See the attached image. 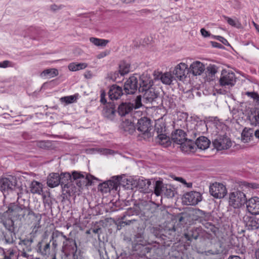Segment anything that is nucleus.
I'll list each match as a JSON object with an SVG mask.
<instances>
[{"mask_svg":"<svg viewBox=\"0 0 259 259\" xmlns=\"http://www.w3.org/2000/svg\"><path fill=\"white\" fill-rule=\"evenodd\" d=\"M134 101V109H137L142 106V97L141 95L137 96Z\"/></svg>","mask_w":259,"mask_h":259,"instance_id":"603ef678","label":"nucleus"},{"mask_svg":"<svg viewBox=\"0 0 259 259\" xmlns=\"http://www.w3.org/2000/svg\"><path fill=\"white\" fill-rule=\"evenodd\" d=\"M159 100H160L159 94L155 91L154 88H151L144 92L143 102L146 105L155 106L156 103H158Z\"/></svg>","mask_w":259,"mask_h":259,"instance_id":"1a4fd4ad","label":"nucleus"},{"mask_svg":"<svg viewBox=\"0 0 259 259\" xmlns=\"http://www.w3.org/2000/svg\"><path fill=\"white\" fill-rule=\"evenodd\" d=\"M186 134L182 130L178 129L175 131L171 135V140L177 144H182V142L186 138Z\"/></svg>","mask_w":259,"mask_h":259,"instance_id":"bb28decb","label":"nucleus"},{"mask_svg":"<svg viewBox=\"0 0 259 259\" xmlns=\"http://www.w3.org/2000/svg\"><path fill=\"white\" fill-rule=\"evenodd\" d=\"M155 130L158 134L157 142L161 145H163L164 147H167L170 145L171 143L170 139L165 134L162 133V128H159L158 127L156 126Z\"/></svg>","mask_w":259,"mask_h":259,"instance_id":"a878e982","label":"nucleus"},{"mask_svg":"<svg viewBox=\"0 0 259 259\" xmlns=\"http://www.w3.org/2000/svg\"><path fill=\"white\" fill-rule=\"evenodd\" d=\"M200 31L201 34L204 37H207L210 35L209 32L206 30L204 28H202Z\"/></svg>","mask_w":259,"mask_h":259,"instance_id":"774afa93","label":"nucleus"},{"mask_svg":"<svg viewBox=\"0 0 259 259\" xmlns=\"http://www.w3.org/2000/svg\"><path fill=\"white\" fill-rule=\"evenodd\" d=\"M216 38L221 41L223 44H224L225 45H226V46H230V44H229V42H228L227 40L225 38H224L222 36H215Z\"/></svg>","mask_w":259,"mask_h":259,"instance_id":"052dcab7","label":"nucleus"},{"mask_svg":"<svg viewBox=\"0 0 259 259\" xmlns=\"http://www.w3.org/2000/svg\"><path fill=\"white\" fill-rule=\"evenodd\" d=\"M166 185H164L163 183L160 181H157L155 182L154 186V193L156 196H160L163 195L164 193V189H165Z\"/></svg>","mask_w":259,"mask_h":259,"instance_id":"e433bc0d","label":"nucleus"},{"mask_svg":"<svg viewBox=\"0 0 259 259\" xmlns=\"http://www.w3.org/2000/svg\"><path fill=\"white\" fill-rule=\"evenodd\" d=\"M69 246L62 250L65 253V256L62 259H78L76 252L77 250L76 243L75 240H71Z\"/></svg>","mask_w":259,"mask_h":259,"instance_id":"2eb2a0df","label":"nucleus"},{"mask_svg":"<svg viewBox=\"0 0 259 259\" xmlns=\"http://www.w3.org/2000/svg\"><path fill=\"white\" fill-rule=\"evenodd\" d=\"M189 72L188 65L184 63H180L177 65L173 71V74L180 80L186 78L187 74Z\"/></svg>","mask_w":259,"mask_h":259,"instance_id":"aec40b11","label":"nucleus"},{"mask_svg":"<svg viewBox=\"0 0 259 259\" xmlns=\"http://www.w3.org/2000/svg\"><path fill=\"white\" fill-rule=\"evenodd\" d=\"M106 93L104 90L101 91V99L100 101L103 104L106 103V100L105 99Z\"/></svg>","mask_w":259,"mask_h":259,"instance_id":"e2e57ef3","label":"nucleus"},{"mask_svg":"<svg viewBox=\"0 0 259 259\" xmlns=\"http://www.w3.org/2000/svg\"><path fill=\"white\" fill-rule=\"evenodd\" d=\"M172 76L170 73L165 72L161 76V81L163 83L170 84L172 81Z\"/></svg>","mask_w":259,"mask_h":259,"instance_id":"c03bdc74","label":"nucleus"},{"mask_svg":"<svg viewBox=\"0 0 259 259\" xmlns=\"http://www.w3.org/2000/svg\"><path fill=\"white\" fill-rule=\"evenodd\" d=\"M9 63L10 61L8 60H6L3 62H0V67L6 68L8 66Z\"/></svg>","mask_w":259,"mask_h":259,"instance_id":"338daca9","label":"nucleus"},{"mask_svg":"<svg viewBox=\"0 0 259 259\" xmlns=\"http://www.w3.org/2000/svg\"><path fill=\"white\" fill-rule=\"evenodd\" d=\"M251 125L254 126H259V110H254L251 111L250 114L248 116Z\"/></svg>","mask_w":259,"mask_h":259,"instance_id":"f704fd0d","label":"nucleus"},{"mask_svg":"<svg viewBox=\"0 0 259 259\" xmlns=\"http://www.w3.org/2000/svg\"><path fill=\"white\" fill-rule=\"evenodd\" d=\"M120 220V225L123 226L124 225H130L131 223L136 221L135 219L128 218L127 215H123Z\"/></svg>","mask_w":259,"mask_h":259,"instance_id":"49530a36","label":"nucleus"},{"mask_svg":"<svg viewBox=\"0 0 259 259\" xmlns=\"http://www.w3.org/2000/svg\"><path fill=\"white\" fill-rule=\"evenodd\" d=\"M90 41L94 45L98 47H105L109 42L108 40L93 37L90 38Z\"/></svg>","mask_w":259,"mask_h":259,"instance_id":"37998d69","label":"nucleus"},{"mask_svg":"<svg viewBox=\"0 0 259 259\" xmlns=\"http://www.w3.org/2000/svg\"><path fill=\"white\" fill-rule=\"evenodd\" d=\"M158 207L156 203L151 201H142L138 204L140 213L147 218H151Z\"/></svg>","mask_w":259,"mask_h":259,"instance_id":"20e7f679","label":"nucleus"},{"mask_svg":"<svg viewBox=\"0 0 259 259\" xmlns=\"http://www.w3.org/2000/svg\"><path fill=\"white\" fill-rule=\"evenodd\" d=\"M99 152L104 155H110L113 153V151L109 149L102 148L99 149Z\"/></svg>","mask_w":259,"mask_h":259,"instance_id":"13d9d810","label":"nucleus"},{"mask_svg":"<svg viewBox=\"0 0 259 259\" xmlns=\"http://www.w3.org/2000/svg\"><path fill=\"white\" fill-rule=\"evenodd\" d=\"M253 133V130L251 128H245L242 132L241 138L244 143H247L250 141V138L252 137Z\"/></svg>","mask_w":259,"mask_h":259,"instance_id":"4c0bfd02","label":"nucleus"},{"mask_svg":"<svg viewBox=\"0 0 259 259\" xmlns=\"http://www.w3.org/2000/svg\"><path fill=\"white\" fill-rule=\"evenodd\" d=\"M206 232L201 227H194L187 233H185L184 236L187 241H192L193 239L197 240L199 237L203 238L205 236Z\"/></svg>","mask_w":259,"mask_h":259,"instance_id":"9b49d317","label":"nucleus"},{"mask_svg":"<svg viewBox=\"0 0 259 259\" xmlns=\"http://www.w3.org/2000/svg\"><path fill=\"white\" fill-rule=\"evenodd\" d=\"M89 177L88 175L85 177L83 174L76 171H73L71 175L69 172L61 173L59 175L60 184L62 187L67 182H72L73 180L76 185L80 188L82 186L91 184Z\"/></svg>","mask_w":259,"mask_h":259,"instance_id":"f257e3e1","label":"nucleus"},{"mask_svg":"<svg viewBox=\"0 0 259 259\" xmlns=\"http://www.w3.org/2000/svg\"><path fill=\"white\" fill-rule=\"evenodd\" d=\"M35 249L37 253L44 256H47L50 253V244L44 240L38 242L36 246Z\"/></svg>","mask_w":259,"mask_h":259,"instance_id":"4be33fe9","label":"nucleus"},{"mask_svg":"<svg viewBox=\"0 0 259 259\" xmlns=\"http://www.w3.org/2000/svg\"><path fill=\"white\" fill-rule=\"evenodd\" d=\"M154 79L159 80L160 79L161 80V76L163 75V73L159 71H154L153 73Z\"/></svg>","mask_w":259,"mask_h":259,"instance_id":"0e129e2a","label":"nucleus"},{"mask_svg":"<svg viewBox=\"0 0 259 259\" xmlns=\"http://www.w3.org/2000/svg\"><path fill=\"white\" fill-rule=\"evenodd\" d=\"M242 187H245L247 188H252V189H257L258 188L259 185L255 183H249L246 182H241V184L240 185Z\"/></svg>","mask_w":259,"mask_h":259,"instance_id":"864d4df0","label":"nucleus"},{"mask_svg":"<svg viewBox=\"0 0 259 259\" xmlns=\"http://www.w3.org/2000/svg\"><path fill=\"white\" fill-rule=\"evenodd\" d=\"M229 246L231 247L239 246V238L235 235H232L229 238Z\"/></svg>","mask_w":259,"mask_h":259,"instance_id":"a18cd8bd","label":"nucleus"},{"mask_svg":"<svg viewBox=\"0 0 259 259\" xmlns=\"http://www.w3.org/2000/svg\"><path fill=\"white\" fill-rule=\"evenodd\" d=\"M88 64L85 63H71L68 65V69L71 71H76L85 68Z\"/></svg>","mask_w":259,"mask_h":259,"instance_id":"58836bf2","label":"nucleus"},{"mask_svg":"<svg viewBox=\"0 0 259 259\" xmlns=\"http://www.w3.org/2000/svg\"><path fill=\"white\" fill-rule=\"evenodd\" d=\"M47 185L50 188H54L60 184L59 174L58 173H51L47 178Z\"/></svg>","mask_w":259,"mask_h":259,"instance_id":"c756f323","label":"nucleus"},{"mask_svg":"<svg viewBox=\"0 0 259 259\" xmlns=\"http://www.w3.org/2000/svg\"><path fill=\"white\" fill-rule=\"evenodd\" d=\"M30 192L33 194H40L42 192V184L36 181H33L30 185Z\"/></svg>","mask_w":259,"mask_h":259,"instance_id":"c9c22d12","label":"nucleus"},{"mask_svg":"<svg viewBox=\"0 0 259 259\" xmlns=\"http://www.w3.org/2000/svg\"><path fill=\"white\" fill-rule=\"evenodd\" d=\"M14 186L13 181L9 178H4L0 179V190L2 192L12 190Z\"/></svg>","mask_w":259,"mask_h":259,"instance_id":"2f4dec72","label":"nucleus"},{"mask_svg":"<svg viewBox=\"0 0 259 259\" xmlns=\"http://www.w3.org/2000/svg\"><path fill=\"white\" fill-rule=\"evenodd\" d=\"M247 202L245 194L239 190L231 192L229 194V205L237 208L244 205Z\"/></svg>","mask_w":259,"mask_h":259,"instance_id":"7ed1b4c3","label":"nucleus"},{"mask_svg":"<svg viewBox=\"0 0 259 259\" xmlns=\"http://www.w3.org/2000/svg\"><path fill=\"white\" fill-rule=\"evenodd\" d=\"M236 82L235 73L232 71L223 70L220 79V84L222 86L234 85Z\"/></svg>","mask_w":259,"mask_h":259,"instance_id":"4468645a","label":"nucleus"},{"mask_svg":"<svg viewBox=\"0 0 259 259\" xmlns=\"http://www.w3.org/2000/svg\"><path fill=\"white\" fill-rule=\"evenodd\" d=\"M180 148L182 151L185 152H187L189 151H191L194 149L195 147V143L193 142L192 140L188 139V138H186V140H184L182 144H180Z\"/></svg>","mask_w":259,"mask_h":259,"instance_id":"473e14b6","label":"nucleus"},{"mask_svg":"<svg viewBox=\"0 0 259 259\" xmlns=\"http://www.w3.org/2000/svg\"><path fill=\"white\" fill-rule=\"evenodd\" d=\"M76 98L73 96H66L60 98L61 102H65L66 104H70L74 102Z\"/></svg>","mask_w":259,"mask_h":259,"instance_id":"3c124183","label":"nucleus"},{"mask_svg":"<svg viewBox=\"0 0 259 259\" xmlns=\"http://www.w3.org/2000/svg\"><path fill=\"white\" fill-rule=\"evenodd\" d=\"M115 106L112 102H109L103 111L104 116L107 118L112 120L115 116Z\"/></svg>","mask_w":259,"mask_h":259,"instance_id":"c85d7f7f","label":"nucleus"},{"mask_svg":"<svg viewBox=\"0 0 259 259\" xmlns=\"http://www.w3.org/2000/svg\"><path fill=\"white\" fill-rule=\"evenodd\" d=\"M32 209L29 205L20 204L19 203H10L8 205L7 212L9 216L16 221H22L26 220L28 216Z\"/></svg>","mask_w":259,"mask_h":259,"instance_id":"f03ea898","label":"nucleus"},{"mask_svg":"<svg viewBox=\"0 0 259 259\" xmlns=\"http://www.w3.org/2000/svg\"><path fill=\"white\" fill-rule=\"evenodd\" d=\"M246 94L251 97V98L253 99L254 100H255L256 102L259 101V95L255 93V92H247Z\"/></svg>","mask_w":259,"mask_h":259,"instance_id":"5fc2aeb1","label":"nucleus"},{"mask_svg":"<svg viewBox=\"0 0 259 259\" xmlns=\"http://www.w3.org/2000/svg\"><path fill=\"white\" fill-rule=\"evenodd\" d=\"M139 91L140 92H144L152 87L153 82L149 76L146 74H143L140 77V82L139 83Z\"/></svg>","mask_w":259,"mask_h":259,"instance_id":"a211bd4d","label":"nucleus"},{"mask_svg":"<svg viewBox=\"0 0 259 259\" xmlns=\"http://www.w3.org/2000/svg\"><path fill=\"white\" fill-rule=\"evenodd\" d=\"M246 208L248 211L252 215L259 214V198L252 197L246 202Z\"/></svg>","mask_w":259,"mask_h":259,"instance_id":"6ab92c4d","label":"nucleus"},{"mask_svg":"<svg viewBox=\"0 0 259 259\" xmlns=\"http://www.w3.org/2000/svg\"><path fill=\"white\" fill-rule=\"evenodd\" d=\"M26 219L27 223L31 226L32 233L36 234L38 229L41 228L40 222L42 219V215L39 213H35L32 210L27 216Z\"/></svg>","mask_w":259,"mask_h":259,"instance_id":"0eeeda50","label":"nucleus"},{"mask_svg":"<svg viewBox=\"0 0 259 259\" xmlns=\"http://www.w3.org/2000/svg\"><path fill=\"white\" fill-rule=\"evenodd\" d=\"M130 65L125 62H121L119 66L118 72L121 75L123 76L130 72Z\"/></svg>","mask_w":259,"mask_h":259,"instance_id":"a19ab883","label":"nucleus"},{"mask_svg":"<svg viewBox=\"0 0 259 259\" xmlns=\"http://www.w3.org/2000/svg\"><path fill=\"white\" fill-rule=\"evenodd\" d=\"M137 128L142 134H147L149 136V132L151 130L150 120L147 117H142L138 120Z\"/></svg>","mask_w":259,"mask_h":259,"instance_id":"f3484780","label":"nucleus"},{"mask_svg":"<svg viewBox=\"0 0 259 259\" xmlns=\"http://www.w3.org/2000/svg\"><path fill=\"white\" fill-rule=\"evenodd\" d=\"M71 240H74L72 238L67 237L62 232L55 230L52 233L50 242L52 241V245L54 248H56L59 244L62 242L63 245L62 249L63 250L70 245V243L69 242L70 241L71 242Z\"/></svg>","mask_w":259,"mask_h":259,"instance_id":"423d86ee","label":"nucleus"},{"mask_svg":"<svg viewBox=\"0 0 259 259\" xmlns=\"http://www.w3.org/2000/svg\"><path fill=\"white\" fill-rule=\"evenodd\" d=\"M243 221L248 230H255L258 228V220L252 214H246L243 217Z\"/></svg>","mask_w":259,"mask_h":259,"instance_id":"412c9836","label":"nucleus"},{"mask_svg":"<svg viewBox=\"0 0 259 259\" xmlns=\"http://www.w3.org/2000/svg\"><path fill=\"white\" fill-rule=\"evenodd\" d=\"M138 248L140 250V252L139 253V255L141 256H145L146 254L149 252H150L151 248L149 247L142 245H138Z\"/></svg>","mask_w":259,"mask_h":259,"instance_id":"09e8293b","label":"nucleus"},{"mask_svg":"<svg viewBox=\"0 0 259 259\" xmlns=\"http://www.w3.org/2000/svg\"><path fill=\"white\" fill-rule=\"evenodd\" d=\"M202 200L200 193L191 191L186 193L183 197V201L187 205H195Z\"/></svg>","mask_w":259,"mask_h":259,"instance_id":"f8f14e48","label":"nucleus"},{"mask_svg":"<svg viewBox=\"0 0 259 259\" xmlns=\"http://www.w3.org/2000/svg\"><path fill=\"white\" fill-rule=\"evenodd\" d=\"M123 215H127V217L128 218H133V215H134L133 209L132 208L128 209V210L126 212H125L124 214Z\"/></svg>","mask_w":259,"mask_h":259,"instance_id":"680f3d73","label":"nucleus"},{"mask_svg":"<svg viewBox=\"0 0 259 259\" xmlns=\"http://www.w3.org/2000/svg\"><path fill=\"white\" fill-rule=\"evenodd\" d=\"M123 94L122 88L116 84L111 85L108 92L109 97L112 100L119 99Z\"/></svg>","mask_w":259,"mask_h":259,"instance_id":"393cba45","label":"nucleus"},{"mask_svg":"<svg viewBox=\"0 0 259 259\" xmlns=\"http://www.w3.org/2000/svg\"><path fill=\"white\" fill-rule=\"evenodd\" d=\"M223 17L231 26L237 28H239L241 26V24L239 22H237V23L234 20L227 16H224Z\"/></svg>","mask_w":259,"mask_h":259,"instance_id":"8fccbe9b","label":"nucleus"},{"mask_svg":"<svg viewBox=\"0 0 259 259\" xmlns=\"http://www.w3.org/2000/svg\"><path fill=\"white\" fill-rule=\"evenodd\" d=\"M122 176H117L111 180L103 182L99 186V189L103 193L110 192L111 190H117L122 182Z\"/></svg>","mask_w":259,"mask_h":259,"instance_id":"39448f33","label":"nucleus"},{"mask_svg":"<svg viewBox=\"0 0 259 259\" xmlns=\"http://www.w3.org/2000/svg\"><path fill=\"white\" fill-rule=\"evenodd\" d=\"M203 225L206 228L209 229L213 233L215 232L216 228L211 223L205 222Z\"/></svg>","mask_w":259,"mask_h":259,"instance_id":"6e6d98bb","label":"nucleus"},{"mask_svg":"<svg viewBox=\"0 0 259 259\" xmlns=\"http://www.w3.org/2000/svg\"><path fill=\"white\" fill-rule=\"evenodd\" d=\"M19 257H23L28 258V257H29V255L26 252V251L23 249L22 250H19V253L18 254L17 259H18Z\"/></svg>","mask_w":259,"mask_h":259,"instance_id":"bf43d9fd","label":"nucleus"},{"mask_svg":"<svg viewBox=\"0 0 259 259\" xmlns=\"http://www.w3.org/2000/svg\"><path fill=\"white\" fill-rule=\"evenodd\" d=\"M209 192L214 198L220 199L226 195L227 191L223 184L215 182L209 186Z\"/></svg>","mask_w":259,"mask_h":259,"instance_id":"9d476101","label":"nucleus"},{"mask_svg":"<svg viewBox=\"0 0 259 259\" xmlns=\"http://www.w3.org/2000/svg\"><path fill=\"white\" fill-rule=\"evenodd\" d=\"M108 54H109L108 52H107V51L103 52H101V53L97 55V57L98 59H101V58H104L105 56H106Z\"/></svg>","mask_w":259,"mask_h":259,"instance_id":"69168bd1","label":"nucleus"},{"mask_svg":"<svg viewBox=\"0 0 259 259\" xmlns=\"http://www.w3.org/2000/svg\"><path fill=\"white\" fill-rule=\"evenodd\" d=\"M72 182H67L62 186V194L66 198L68 196H73L77 191V188L72 183Z\"/></svg>","mask_w":259,"mask_h":259,"instance_id":"cd10ccee","label":"nucleus"},{"mask_svg":"<svg viewBox=\"0 0 259 259\" xmlns=\"http://www.w3.org/2000/svg\"><path fill=\"white\" fill-rule=\"evenodd\" d=\"M59 72L57 69L51 68L48 69L44 70L40 74L42 77L45 76H49L50 78H52L58 75Z\"/></svg>","mask_w":259,"mask_h":259,"instance_id":"ea45409f","label":"nucleus"},{"mask_svg":"<svg viewBox=\"0 0 259 259\" xmlns=\"http://www.w3.org/2000/svg\"><path fill=\"white\" fill-rule=\"evenodd\" d=\"M134 109V104L130 102H122L118 107L117 112L121 116H124L131 113Z\"/></svg>","mask_w":259,"mask_h":259,"instance_id":"b1692460","label":"nucleus"},{"mask_svg":"<svg viewBox=\"0 0 259 259\" xmlns=\"http://www.w3.org/2000/svg\"><path fill=\"white\" fill-rule=\"evenodd\" d=\"M13 219V218L9 216L7 210L3 213H0V222L8 231H15L14 222Z\"/></svg>","mask_w":259,"mask_h":259,"instance_id":"dca6fc26","label":"nucleus"},{"mask_svg":"<svg viewBox=\"0 0 259 259\" xmlns=\"http://www.w3.org/2000/svg\"><path fill=\"white\" fill-rule=\"evenodd\" d=\"M163 195L167 197L172 198L175 196L174 189L171 188L170 185H166V187L164 189Z\"/></svg>","mask_w":259,"mask_h":259,"instance_id":"de8ad7c7","label":"nucleus"},{"mask_svg":"<svg viewBox=\"0 0 259 259\" xmlns=\"http://www.w3.org/2000/svg\"><path fill=\"white\" fill-rule=\"evenodd\" d=\"M212 144L218 150L228 149L232 146V142L226 134L219 135L212 142Z\"/></svg>","mask_w":259,"mask_h":259,"instance_id":"6e6552de","label":"nucleus"},{"mask_svg":"<svg viewBox=\"0 0 259 259\" xmlns=\"http://www.w3.org/2000/svg\"><path fill=\"white\" fill-rule=\"evenodd\" d=\"M121 128L129 134H133L136 131V126L134 123L129 120H125L121 124Z\"/></svg>","mask_w":259,"mask_h":259,"instance_id":"72a5a7b5","label":"nucleus"},{"mask_svg":"<svg viewBox=\"0 0 259 259\" xmlns=\"http://www.w3.org/2000/svg\"><path fill=\"white\" fill-rule=\"evenodd\" d=\"M210 144V141L204 136L199 137L195 142V145L201 150H205L208 148Z\"/></svg>","mask_w":259,"mask_h":259,"instance_id":"7c9ffc66","label":"nucleus"},{"mask_svg":"<svg viewBox=\"0 0 259 259\" xmlns=\"http://www.w3.org/2000/svg\"><path fill=\"white\" fill-rule=\"evenodd\" d=\"M139 89L138 79L135 76H131L124 84V91L126 94H134Z\"/></svg>","mask_w":259,"mask_h":259,"instance_id":"ddd939ff","label":"nucleus"},{"mask_svg":"<svg viewBox=\"0 0 259 259\" xmlns=\"http://www.w3.org/2000/svg\"><path fill=\"white\" fill-rule=\"evenodd\" d=\"M205 70V65L200 61L193 62L189 68V72L194 75H200Z\"/></svg>","mask_w":259,"mask_h":259,"instance_id":"5701e85b","label":"nucleus"},{"mask_svg":"<svg viewBox=\"0 0 259 259\" xmlns=\"http://www.w3.org/2000/svg\"><path fill=\"white\" fill-rule=\"evenodd\" d=\"M14 253L13 250L9 249L8 250L7 253H5L4 257L2 259H12L14 256Z\"/></svg>","mask_w":259,"mask_h":259,"instance_id":"4d7b16f0","label":"nucleus"},{"mask_svg":"<svg viewBox=\"0 0 259 259\" xmlns=\"http://www.w3.org/2000/svg\"><path fill=\"white\" fill-rule=\"evenodd\" d=\"M15 234L14 231H8L7 233H4V240L6 243L12 244L15 241Z\"/></svg>","mask_w":259,"mask_h":259,"instance_id":"79ce46f5","label":"nucleus"}]
</instances>
